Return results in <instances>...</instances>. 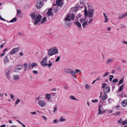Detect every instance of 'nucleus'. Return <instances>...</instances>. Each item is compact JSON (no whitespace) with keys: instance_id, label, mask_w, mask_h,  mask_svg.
Segmentation results:
<instances>
[{"instance_id":"1","label":"nucleus","mask_w":127,"mask_h":127,"mask_svg":"<svg viewBox=\"0 0 127 127\" xmlns=\"http://www.w3.org/2000/svg\"><path fill=\"white\" fill-rule=\"evenodd\" d=\"M75 17V16L73 13L67 15L64 19L65 21V26L66 27H69L71 23H68V22L70 21L71 19L72 20L74 19Z\"/></svg>"},{"instance_id":"2","label":"nucleus","mask_w":127,"mask_h":127,"mask_svg":"<svg viewBox=\"0 0 127 127\" xmlns=\"http://www.w3.org/2000/svg\"><path fill=\"white\" fill-rule=\"evenodd\" d=\"M58 51L57 48L56 47H53L49 49L48 51L49 55L51 56L58 54Z\"/></svg>"},{"instance_id":"3","label":"nucleus","mask_w":127,"mask_h":127,"mask_svg":"<svg viewBox=\"0 0 127 127\" xmlns=\"http://www.w3.org/2000/svg\"><path fill=\"white\" fill-rule=\"evenodd\" d=\"M42 18V16L40 14L36 16V18L34 19V24L36 25L38 24L41 21Z\"/></svg>"},{"instance_id":"4","label":"nucleus","mask_w":127,"mask_h":127,"mask_svg":"<svg viewBox=\"0 0 127 127\" xmlns=\"http://www.w3.org/2000/svg\"><path fill=\"white\" fill-rule=\"evenodd\" d=\"M43 5V0H38L36 3V6L37 9L40 8Z\"/></svg>"},{"instance_id":"5","label":"nucleus","mask_w":127,"mask_h":127,"mask_svg":"<svg viewBox=\"0 0 127 127\" xmlns=\"http://www.w3.org/2000/svg\"><path fill=\"white\" fill-rule=\"evenodd\" d=\"M94 11V10L93 9H91L88 10V15L87 16H85L86 17L89 16V17H93Z\"/></svg>"},{"instance_id":"6","label":"nucleus","mask_w":127,"mask_h":127,"mask_svg":"<svg viewBox=\"0 0 127 127\" xmlns=\"http://www.w3.org/2000/svg\"><path fill=\"white\" fill-rule=\"evenodd\" d=\"M48 58V57L47 56H46L45 58H44L41 63V65L43 66L47 65V60Z\"/></svg>"},{"instance_id":"7","label":"nucleus","mask_w":127,"mask_h":127,"mask_svg":"<svg viewBox=\"0 0 127 127\" xmlns=\"http://www.w3.org/2000/svg\"><path fill=\"white\" fill-rule=\"evenodd\" d=\"M52 8H51L48 10L47 12V14L48 15V17L49 19H50L49 17L50 16H51L52 17L53 16V13L52 12Z\"/></svg>"},{"instance_id":"8","label":"nucleus","mask_w":127,"mask_h":127,"mask_svg":"<svg viewBox=\"0 0 127 127\" xmlns=\"http://www.w3.org/2000/svg\"><path fill=\"white\" fill-rule=\"evenodd\" d=\"M38 104L40 107H43L45 105V102L43 100H40L38 102Z\"/></svg>"},{"instance_id":"9","label":"nucleus","mask_w":127,"mask_h":127,"mask_svg":"<svg viewBox=\"0 0 127 127\" xmlns=\"http://www.w3.org/2000/svg\"><path fill=\"white\" fill-rule=\"evenodd\" d=\"M103 89L105 93H109L110 91V87L109 86H106Z\"/></svg>"},{"instance_id":"10","label":"nucleus","mask_w":127,"mask_h":127,"mask_svg":"<svg viewBox=\"0 0 127 127\" xmlns=\"http://www.w3.org/2000/svg\"><path fill=\"white\" fill-rule=\"evenodd\" d=\"M63 3V1L62 0H57L56 2V3L57 5L59 6H62Z\"/></svg>"},{"instance_id":"11","label":"nucleus","mask_w":127,"mask_h":127,"mask_svg":"<svg viewBox=\"0 0 127 127\" xmlns=\"http://www.w3.org/2000/svg\"><path fill=\"white\" fill-rule=\"evenodd\" d=\"M73 70L72 69H66L64 70V72L66 73H70L71 74L72 72V71H73Z\"/></svg>"},{"instance_id":"12","label":"nucleus","mask_w":127,"mask_h":127,"mask_svg":"<svg viewBox=\"0 0 127 127\" xmlns=\"http://www.w3.org/2000/svg\"><path fill=\"white\" fill-rule=\"evenodd\" d=\"M102 105H99L98 108V112L97 113L98 115H99L100 114H101L102 111V110L101 109V108L102 107Z\"/></svg>"},{"instance_id":"13","label":"nucleus","mask_w":127,"mask_h":127,"mask_svg":"<svg viewBox=\"0 0 127 127\" xmlns=\"http://www.w3.org/2000/svg\"><path fill=\"white\" fill-rule=\"evenodd\" d=\"M37 15V13L35 12L32 13L30 15V16L32 19H34L35 18V17H36V16Z\"/></svg>"},{"instance_id":"14","label":"nucleus","mask_w":127,"mask_h":127,"mask_svg":"<svg viewBox=\"0 0 127 127\" xmlns=\"http://www.w3.org/2000/svg\"><path fill=\"white\" fill-rule=\"evenodd\" d=\"M18 49V48H13L11 52V54H16L17 51V50Z\"/></svg>"},{"instance_id":"15","label":"nucleus","mask_w":127,"mask_h":127,"mask_svg":"<svg viewBox=\"0 0 127 127\" xmlns=\"http://www.w3.org/2000/svg\"><path fill=\"white\" fill-rule=\"evenodd\" d=\"M107 97V95L106 94H103L101 98V101L102 102H103Z\"/></svg>"},{"instance_id":"16","label":"nucleus","mask_w":127,"mask_h":127,"mask_svg":"<svg viewBox=\"0 0 127 127\" xmlns=\"http://www.w3.org/2000/svg\"><path fill=\"white\" fill-rule=\"evenodd\" d=\"M127 104V100L125 99L123 100L121 102V105L122 106L124 107H126Z\"/></svg>"},{"instance_id":"17","label":"nucleus","mask_w":127,"mask_h":127,"mask_svg":"<svg viewBox=\"0 0 127 127\" xmlns=\"http://www.w3.org/2000/svg\"><path fill=\"white\" fill-rule=\"evenodd\" d=\"M113 61V60L111 58H109L108 59L106 62V64H110L111 63H112Z\"/></svg>"},{"instance_id":"18","label":"nucleus","mask_w":127,"mask_h":127,"mask_svg":"<svg viewBox=\"0 0 127 127\" xmlns=\"http://www.w3.org/2000/svg\"><path fill=\"white\" fill-rule=\"evenodd\" d=\"M15 80H17L19 79L18 76L17 74L14 75L12 77Z\"/></svg>"},{"instance_id":"19","label":"nucleus","mask_w":127,"mask_h":127,"mask_svg":"<svg viewBox=\"0 0 127 127\" xmlns=\"http://www.w3.org/2000/svg\"><path fill=\"white\" fill-rule=\"evenodd\" d=\"M126 15V14L125 13L121 15L119 17V19H122L125 17Z\"/></svg>"},{"instance_id":"20","label":"nucleus","mask_w":127,"mask_h":127,"mask_svg":"<svg viewBox=\"0 0 127 127\" xmlns=\"http://www.w3.org/2000/svg\"><path fill=\"white\" fill-rule=\"evenodd\" d=\"M88 22L87 21L84 22L82 24V26L84 28H85L88 25Z\"/></svg>"},{"instance_id":"21","label":"nucleus","mask_w":127,"mask_h":127,"mask_svg":"<svg viewBox=\"0 0 127 127\" xmlns=\"http://www.w3.org/2000/svg\"><path fill=\"white\" fill-rule=\"evenodd\" d=\"M85 89L87 90H90L91 88V87L88 84H85Z\"/></svg>"},{"instance_id":"22","label":"nucleus","mask_w":127,"mask_h":127,"mask_svg":"<svg viewBox=\"0 0 127 127\" xmlns=\"http://www.w3.org/2000/svg\"><path fill=\"white\" fill-rule=\"evenodd\" d=\"M23 66L21 65H17L16 66V67L18 70L21 69L22 68Z\"/></svg>"},{"instance_id":"23","label":"nucleus","mask_w":127,"mask_h":127,"mask_svg":"<svg viewBox=\"0 0 127 127\" xmlns=\"http://www.w3.org/2000/svg\"><path fill=\"white\" fill-rule=\"evenodd\" d=\"M75 24L79 28H81V24L78 22H76L75 23Z\"/></svg>"},{"instance_id":"24","label":"nucleus","mask_w":127,"mask_h":127,"mask_svg":"<svg viewBox=\"0 0 127 127\" xmlns=\"http://www.w3.org/2000/svg\"><path fill=\"white\" fill-rule=\"evenodd\" d=\"M10 70V69L9 68L6 69L5 71V75L9 74Z\"/></svg>"},{"instance_id":"25","label":"nucleus","mask_w":127,"mask_h":127,"mask_svg":"<svg viewBox=\"0 0 127 127\" xmlns=\"http://www.w3.org/2000/svg\"><path fill=\"white\" fill-rule=\"evenodd\" d=\"M4 61L5 63H8L9 62V58L8 57V55H7L5 57V59L4 60Z\"/></svg>"},{"instance_id":"26","label":"nucleus","mask_w":127,"mask_h":127,"mask_svg":"<svg viewBox=\"0 0 127 127\" xmlns=\"http://www.w3.org/2000/svg\"><path fill=\"white\" fill-rule=\"evenodd\" d=\"M45 97L48 100L50 99L51 98V95L50 94H46L45 96Z\"/></svg>"},{"instance_id":"27","label":"nucleus","mask_w":127,"mask_h":127,"mask_svg":"<svg viewBox=\"0 0 127 127\" xmlns=\"http://www.w3.org/2000/svg\"><path fill=\"white\" fill-rule=\"evenodd\" d=\"M63 117H60L59 119V121L60 122H62L65 121L66 119L65 118H63Z\"/></svg>"},{"instance_id":"28","label":"nucleus","mask_w":127,"mask_h":127,"mask_svg":"<svg viewBox=\"0 0 127 127\" xmlns=\"http://www.w3.org/2000/svg\"><path fill=\"white\" fill-rule=\"evenodd\" d=\"M46 17H44L43 18L41 21V24L44 23L46 21Z\"/></svg>"},{"instance_id":"29","label":"nucleus","mask_w":127,"mask_h":127,"mask_svg":"<svg viewBox=\"0 0 127 127\" xmlns=\"http://www.w3.org/2000/svg\"><path fill=\"white\" fill-rule=\"evenodd\" d=\"M8 50L7 48H6L3 51V53L2 54H1L0 55V57H2L3 56L5 53V51H7Z\"/></svg>"},{"instance_id":"30","label":"nucleus","mask_w":127,"mask_h":127,"mask_svg":"<svg viewBox=\"0 0 127 127\" xmlns=\"http://www.w3.org/2000/svg\"><path fill=\"white\" fill-rule=\"evenodd\" d=\"M124 80V79L123 78H122L121 80H120L119 82H118V84L119 85H120L122 84L123 82V81Z\"/></svg>"},{"instance_id":"31","label":"nucleus","mask_w":127,"mask_h":127,"mask_svg":"<svg viewBox=\"0 0 127 127\" xmlns=\"http://www.w3.org/2000/svg\"><path fill=\"white\" fill-rule=\"evenodd\" d=\"M48 63L49 64H47V65L49 66H51L52 65L53 62L52 61H51L50 60H49Z\"/></svg>"},{"instance_id":"32","label":"nucleus","mask_w":127,"mask_h":127,"mask_svg":"<svg viewBox=\"0 0 127 127\" xmlns=\"http://www.w3.org/2000/svg\"><path fill=\"white\" fill-rule=\"evenodd\" d=\"M84 12L85 16H87L88 13L87 9L86 7V6H85V10H84Z\"/></svg>"},{"instance_id":"33","label":"nucleus","mask_w":127,"mask_h":127,"mask_svg":"<svg viewBox=\"0 0 127 127\" xmlns=\"http://www.w3.org/2000/svg\"><path fill=\"white\" fill-rule=\"evenodd\" d=\"M17 18L16 17H14L10 21V23H12L16 21Z\"/></svg>"},{"instance_id":"34","label":"nucleus","mask_w":127,"mask_h":127,"mask_svg":"<svg viewBox=\"0 0 127 127\" xmlns=\"http://www.w3.org/2000/svg\"><path fill=\"white\" fill-rule=\"evenodd\" d=\"M70 98L71 99H72L73 100H75L76 101L77 100V99H76V98H75V97L73 95H70Z\"/></svg>"},{"instance_id":"35","label":"nucleus","mask_w":127,"mask_h":127,"mask_svg":"<svg viewBox=\"0 0 127 127\" xmlns=\"http://www.w3.org/2000/svg\"><path fill=\"white\" fill-rule=\"evenodd\" d=\"M71 74L72 75V76L75 78H76V76L75 75L76 74L75 73L73 70V71H72V72L71 73Z\"/></svg>"},{"instance_id":"36","label":"nucleus","mask_w":127,"mask_h":127,"mask_svg":"<svg viewBox=\"0 0 127 127\" xmlns=\"http://www.w3.org/2000/svg\"><path fill=\"white\" fill-rule=\"evenodd\" d=\"M27 65L28 64L27 63H26L24 64V71H25L26 70L27 68Z\"/></svg>"},{"instance_id":"37","label":"nucleus","mask_w":127,"mask_h":127,"mask_svg":"<svg viewBox=\"0 0 127 127\" xmlns=\"http://www.w3.org/2000/svg\"><path fill=\"white\" fill-rule=\"evenodd\" d=\"M20 101V100L19 98H17V100H16L15 102V104H18L19 103Z\"/></svg>"},{"instance_id":"38","label":"nucleus","mask_w":127,"mask_h":127,"mask_svg":"<svg viewBox=\"0 0 127 127\" xmlns=\"http://www.w3.org/2000/svg\"><path fill=\"white\" fill-rule=\"evenodd\" d=\"M124 86V85H122L120 87L119 89V91L120 92L122 90Z\"/></svg>"},{"instance_id":"39","label":"nucleus","mask_w":127,"mask_h":127,"mask_svg":"<svg viewBox=\"0 0 127 127\" xmlns=\"http://www.w3.org/2000/svg\"><path fill=\"white\" fill-rule=\"evenodd\" d=\"M37 65V64L35 63H33L32 64L31 66L32 67H33L34 66Z\"/></svg>"},{"instance_id":"40","label":"nucleus","mask_w":127,"mask_h":127,"mask_svg":"<svg viewBox=\"0 0 127 127\" xmlns=\"http://www.w3.org/2000/svg\"><path fill=\"white\" fill-rule=\"evenodd\" d=\"M86 20L84 18H81L80 19V22L81 23H83Z\"/></svg>"},{"instance_id":"41","label":"nucleus","mask_w":127,"mask_h":127,"mask_svg":"<svg viewBox=\"0 0 127 127\" xmlns=\"http://www.w3.org/2000/svg\"><path fill=\"white\" fill-rule=\"evenodd\" d=\"M108 101L109 103H111L113 102L114 100L112 99L109 98Z\"/></svg>"},{"instance_id":"42","label":"nucleus","mask_w":127,"mask_h":127,"mask_svg":"<svg viewBox=\"0 0 127 127\" xmlns=\"http://www.w3.org/2000/svg\"><path fill=\"white\" fill-rule=\"evenodd\" d=\"M106 85V84L105 83H102V89L105 88V86Z\"/></svg>"},{"instance_id":"43","label":"nucleus","mask_w":127,"mask_h":127,"mask_svg":"<svg viewBox=\"0 0 127 127\" xmlns=\"http://www.w3.org/2000/svg\"><path fill=\"white\" fill-rule=\"evenodd\" d=\"M122 125H127V121H123L122 122Z\"/></svg>"},{"instance_id":"44","label":"nucleus","mask_w":127,"mask_h":127,"mask_svg":"<svg viewBox=\"0 0 127 127\" xmlns=\"http://www.w3.org/2000/svg\"><path fill=\"white\" fill-rule=\"evenodd\" d=\"M109 76L111 77L109 78V80L110 81H111L112 80V79L114 78V76L113 75H110Z\"/></svg>"},{"instance_id":"45","label":"nucleus","mask_w":127,"mask_h":127,"mask_svg":"<svg viewBox=\"0 0 127 127\" xmlns=\"http://www.w3.org/2000/svg\"><path fill=\"white\" fill-rule=\"evenodd\" d=\"M120 25L121 27V28H124L126 27L125 25L123 24H121Z\"/></svg>"},{"instance_id":"46","label":"nucleus","mask_w":127,"mask_h":127,"mask_svg":"<svg viewBox=\"0 0 127 127\" xmlns=\"http://www.w3.org/2000/svg\"><path fill=\"white\" fill-rule=\"evenodd\" d=\"M57 110V106H55L53 110V112L55 113Z\"/></svg>"},{"instance_id":"47","label":"nucleus","mask_w":127,"mask_h":127,"mask_svg":"<svg viewBox=\"0 0 127 127\" xmlns=\"http://www.w3.org/2000/svg\"><path fill=\"white\" fill-rule=\"evenodd\" d=\"M53 122L55 123H58L59 122V121L58 119H55L53 120Z\"/></svg>"},{"instance_id":"48","label":"nucleus","mask_w":127,"mask_h":127,"mask_svg":"<svg viewBox=\"0 0 127 127\" xmlns=\"http://www.w3.org/2000/svg\"><path fill=\"white\" fill-rule=\"evenodd\" d=\"M118 81V80L117 79H115L113 80L112 81L113 82V83H116Z\"/></svg>"},{"instance_id":"49","label":"nucleus","mask_w":127,"mask_h":127,"mask_svg":"<svg viewBox=\"0 0 127 127\" xmlns=\"http://www.w3.org/2000/svg\"><path fill=\"white\" fill-rule=\"evenodd\" d=\"M31 63H30L28 64V70H29L31 69Z\"/></svg>"},{"instance_id":"50","label":"nucleus","mask_w":127,"mask_h":127,"mask_svg":"<svg viewBox=\"0 0 127 127\" xmlns=\"http://www.w3.org/2000/svg\"><path fill=\"white\" fill-rule=\"evenodd\" d=\"M52 96H53V97L55 96V97H56L57 96H55V95H56V94L54 93H52L50 94Z\"/></svg>"},{"instance_id":"51","label":"nucleus","mask_w":127,"mask_h":127,"mask_svg":"<svg viewBox=\"0 0 127 127\" xmlns=\"http://www.w3.org/2000/svg\"><path fill=\"white\" fill-rule=\"evenodd\" d=\"M98 100L97 99H95V100H92V102L93 103H96L98 102Z\"/></svg>"},{"instance_id":"52","label":"nucleus","mask_w":127,"mask_h":127,"mask_svg":"<svg viewBox=\"0 0 127 127\" xmlns=\"http://www.w3.org/2000/svg\"><path fill=\"white\" fill-rule=\"evenodd\" d=\"M81 72L80 70L78 69H76L75 70V72L76 73H77L78 72Z\"/></svg>"},{"instance_id":"53","label":"nucleus","mask_w":127,"mask_h":127,"mask_svg":"<svg viewBox=\"0 0 127 127\" xmlns=\"http://www.w3.org/2000/svg\"><path fill=\"white\" fill-rule=\"evenodd\" d=\"M60 56L58 57H57V58L55 62H58V61H59L60 59Z\"/></svg>"},{"instance_id":"54","label":"nucleus","mask_w":127,"mask_h":127,"mask_svg":"<svg viewBox=\"0 0 127 127\" xmlns=\"http://www.w3.org/2000/svg\"><path fill=\"white\" fill-rule=\"evenodd\" d=\"M17 12L18 14H20L21 12V11L20 9H18L17 10Z\"/></svg>"},{"instance_id":"55","label":"nucleus","mask_w":127,"mask_h":127,"mask_svg":"<svg viewBox=\"0 0 127 127\" xmlns=\"http://www.w3.org/2000/svg\"><path fill=\"white\" fill-rule=\"evenodd\" d=\"M108 19L107 17L105 18V23H106L108 21Z\"/></svg>"},{"instance_id":"56","label":"nucleus","mask_w":127,"mask_h":127,"mask_svg":"<svg viewBox=\"0 0 127 127\" xmlns=\"http://www.w3.org/2000/svg\"><path fill=\"white\" fill-rule=\"evenodd\" d=\"M108 72H106L105 74H104V75L103 76V77H105L106 76H107V75H108Z\"/></svg>"},{"instance_id":"57","label":"nucleus","mask_w":127,"mask_h":127,"mask_svg":"<svg viewBox=\"0 0 127 127\" xmlns=\"http://www.w3.org/2000/svg\"><path fill=\"white\" fill-rule=\"evenodd\" d=\"M7 78L8 80H10V77L9 76V74H7L6 75Z\"/></svg>"},{"instance_id":"58","label":"nucleus","mask_w":127,"mask_h":127,"mask_svg":"<svg viewBox=\"0 0 127 127\" xmlns=\"http://www.w3.org/2000/svg\"><path fill=\"white\" fill-rule=\"evenodd\" d=\"M93 19H92V18H90L89 21V22H88V23L89 24L90 23L93 21Z\"/></svg>"},{"instance_id":"59","label":"nucleus","mask_w":127,"mask_h":127,"mask_svg":"<svg viewBox=\"0 0 127 127\" xmlns=\"http://www.w3.org/2000/svg\"><path fill=\"white\" fill-rule=\"evenodd\" d=\"M18 35L21 36H24V35L23 33L21 32H19L18 34Z\"/></svg>"},{"instance_id":"60","label":"nucleus","mask_w":127,"mask_h":127,"mask_svg":"<svg viewBox=\"0 0 127 127\" xmlns=\"http://www.w3.org/2000/svg\"><path fill=\"white\" fill-rule=\"evenodd\" d=\"M122 118H121L120 120H119L118 121V123L119 124H121V122L122 123Z\"/></svg>"},{"instance_id":"61","label":"nucleus","mask_w":127,"mask_h":127,"mask_svg":"<svg viewBox=\"0 0 127 127\" xmlns=\"http://www.w3.org/2000/svg\"><path fill=\"white\" fill-rule=\"evenodd\" d=\"M18 70H19L16 67L14 70V71L16 72H18Z\"/></svg>"},{"instance_id":"62","label":"nucleus","mask_w":127,"mask_h":127,"mask_svg":"<svg viewBox=\"0 0 127 127\" xmlns=\"http://www.w3.org/2000/svg\"><path fill=\"white\" fill-rule=\"evenodd\" d=\"M33 73L34 74H37L38 73V72L37 71L35 70H33Z\"/></svg>"},{"instance_id":"63","label":"nucleus","mask_w":127,"mask_h":127,"mask_svg":"<svg viewBox=\"0 0 127 127\" xmlns=\"http://www.w3.org/2000/svg\"><path fill=\"white\" fill-rule=\"evenodd\" d=\"M120 112H118L116 113L113 114L115 115H118L120 114Z\"/></svg>"},{"instance_id":"64","label":"nucleus","mask_w":127,"mask_h":127,"mask_svg":"<svg viewBox=\"0 0 127 127\" xmlns=\"http://www.w3.org/2000/svg\"><path fill=\"white\" fill-rule=\"evenodd\" d=\"M79 6H76L75 7V10L76 11H77L78 10V9H79Z\"/></svg>"}]
</instances>
